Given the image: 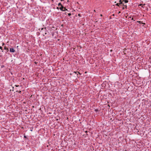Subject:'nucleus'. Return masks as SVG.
Here are the masks:
<instances>
[{
	"label": "nucleus",
	"mask_w": 151,
	"mask_h": 151,
	"mask_svg": "<svg viewBox=\"0 0 151 151\" xmlns=\"http://www.w3.org/2000/svg\"><path fill=\"white\" fill-rule=\"evenodd\" d=\"M10 51L11 52H15V50L13 48H11L10 49Z\"/></svg>",
	"instance_id": "nucleus-1"
},
{
	"label": "nucleus",
	"mask_w": 151,
	"mask_h": 151,
	"mask_svg": "<svg viewBox=\"0 0 151 151\" xmlns=\"http://www.w3.org/2000/svg\"><path fill=\"white\" fill-rule=\"evenodd\" d=\"M64 7H63V6H62L60 7L59 8L61 10L63 11V9H64Z\"/></svg>",
	"instance_id": "nucleus-2"
},
{
	"label": "nucleus",
	"mask_w": 151,
	"mask_h": 151,
	"mask_svg": "<svg viewBox=\"0 0 151 151\" xmlns=\"http://www.w3.org/2000/svg\"><path fill=\"white\" fill-rule=\"evenodd\" d=\"M4 49L7 50V52L9 51V49L8 48H6V47H4Z\"/></svg>",
	"instance_id": "nucleus-3"
},
{
	"label": "nucleus",
	"mask_w": 151,
	"mask_h": 151,
	"mask_svg": "<svg viewBox=\"0 0 151 151\" xmlns=\"http://www.w3.org/2000/svg\"><path fill=\"white\" fill-rule=\"evenodd\" d=\"M58 6H59L60 7L61 6H63V5H62V4H61L60 3H59L58 4Z\"/></svg>",
	"instance_id": "nucleus-4"
},
{
	"label": "nucleus",
	"mask_w": 151,
	"mask_h": 151,
	"mask_svg": "<svg viewBox=\"0 0 151 151\" xmlns=\"http://www.w3.org/2000/svg\"><path fill=\"white\" fill-rule=\"evenodd\" d=\"M66 10H67V9L64 7V9H63V11H65Z\"/></svg>",
	"instance_id": "nucleus-5"
},
{
	"label": "nucleus",
	"mask_w": 151,
	"mask_h": 151,
	"mask_svg": "<svg viewBox=\"0 0 151 151\" xmlns=\"http://www.w3.org/2000/svg\"><path fill=\"white\" fill-rule=\"evenodd\" d=\"M119 4H122V1L121 0H120L119 1Z\"/></svg>",
	"instance_id": "nucleus-6"
},
{
	"label": "nucleus",
	"mask_w": 151,
	"mask_h": 151,
	"mask_svg": "<svg viewBox=\"0 0 151 151\" xmlns=\"http://www.w3.org/2000/svg\"><path fill=\"white\" fill-rule=\"evenodd\" d=\"M123 1H124L125 3H127L128 2V1L127 0H124Z\"/></svg>",
	"instance_id": "nucleus-7"
},
{
	"label": "nucleus",
	"mask_w": 151,
	"mask_h": 151,
	"mask_svg": "<svg viewBox=\"0 0 151 151\" xmlns=\"http://www.w3.org/2000/svg\"><path fill=\"white\" fill-rule=\"evenodd\" d=\"M119 5H120V4H119V3H117L116 4V6H119Z\"/></svg>",
	"instance_id": "nucleus-8"
},
{
	"label": "nucleus",
	"mask_w": 151,
	"mask_h": 151,
	"mask_svg": "<svg viewBox=\"0 0 151 151\" xmlns=\"http://www.w3.org/2000/svg\"><path fill=\"white\" fill-rule=\"evenodd\" d=\"M68 15L69 16H70L71 15V13H68Z\"/></svg>",
	"instance_id": "nucleus-9"
},
{
	"label": "nucleus",
	"mask_w": 151,
	"mask_h": 151,
	"mask_svg": "<svg viewBox=\"0 0 151 151\" xmlns=\"http://www.w3.org/2000/svg\"><path fill=\"white\" fill-rule=\"evenodd\" d=\"M0 49L2 50V48L1 46H0Z\"/></svg>",
	"instance_id": "nucleus-10"
},
{
	"label": "nucleus",
	"mask_w": 151,
	"mask_h": 151,
	"mask_svg": "<svg viewBox=\"0 0 151 151\" xmlns=\"http://www.w3.org/2000/svg\"><path fill=\"white\" fill-rule=\"evenodd\" d=\"M142 6V4H139V6Z\"/></svg>",
	"instance_id": "nucleus-11"
},
{
	"label": "nucleus",
	"mask_w": 151,
	"mask_h": 151,
	"mask_svg": "<svg viewBox=\"0 0 151 151\" xmlns=\"http://www.w3.org/2000/svg\"><path fill=\"white\" fill-rule=\"evenodd\" d=\"M80 14H78V16L79 17H81V16L80 15Z\"/></svg>",
	"instance_id": "nucleus-12"
},
{
	"label": "nucleus",
	"mask_w": 151,
	"mask_h": 151,
	"mask_svg": "<svg viewBox=\"0 0 151 151\" xmlns=\"http://www.w3.org/2000/svg\"><path fill=\"white\" fill-rule=\"evenodd\" d=\"M44 29V28H42L41 29V30H42Z\"/></svg>",
	"instance_id": "nucleus-13"
},
{
	"label": "nucleus",
	"mask_w": 151,
	"mask_h": 151,
	"mask_svg": "<svg viewBox=\"0 0 151 151\" xmlns=\"http://www.w3.org/2000/svg\"><path fill=\"white\" fill-rule=\"evenodd\" d=\"M15 86H16V87H18L19 86V85H15Z\"/></svg>",
	"instance_id": "nucleus-14"
},
{
	"label": "nucleus",
	"mask_w": 151,
	"mask_h": 151,
	"mask_svg": "<svg viewBox=\"0 0 151 151\" xmlns=\"http://www.w3.org/2000/svg\"><path fill=\"white\" fill-rule=\"evenodd\" d=\"M24 138H26V136H24Z\"/></svg>",
	"instance_id": "nucleus-15"
},
{
	"label": "nucleus",
	"mask_w": 151,
	"mask_h": 151,
	"mask_svg": "<svg viewBox=\"0 0 151 151\" xmlns=\"http://www.w3.org/2000/svg\"><path fill=\"white\" fill-rule=\"evenodd\" d=\"M124 9V7H122V9H123H123Z\"/></svg>",
	"instance_id": "nucleus-16"
},
{
	"label": "nucleus",
	"mask_w": 151,
	"mask_h": 151,
	"mask_svg": "<svg viewBox=\"0 0 151 151\" xmlns=\"http://www.w3.org/2000/svg\"><path fill=\"white\" fill-rule=\"evenodd\" d=\"M21 91H19V93H21Z\"/></svg>",
	"instance_id": "nucleus-17"
},
{
	"label": "nucleus",
	"mask_w": 151,
	"mask_h": 151,
	"mask_svg": "<svg viewBox=\"0 0 151 151\" xmlns=\"http://www.w3.org/2000/svg\"><path fill=\"white\" fill-rule=\"evenodd\" d=\"M95 111H97L98 110L97 109H95Z\"/></svg>",
	"instance_id": "nucleus-18"
},
{
	"label": "nucleus",
	"mask_w": 151,
	"mask_h": 151,
	"mask_svg": "<svg viewBox=\"0 0 151 151\" xmlns=\"http://www.w3.org/2000/svg\"><path fill=\"white\" fill-rule=\"evenodd\" d=\"M100 16H101V17H102V14H100Z\"/></svg>",
	"instance_id": "nucleus-19"
},
{
	"label": "nucleus",
	"mask_w": 151,
	"mask_h": 151,
	"mask_svg": "<svg viewBox=\"0 0 151 151\" xmlns=\"http://www.w3.org/2000/svg\"><path fill=\"white\" fill-rule=\"evenodd\" d=\"M127 6H126H126H125V8H127Z\"/></svg>",
	"instance_id": "nucleus-20"
},
{
	"label": "nucleus",
	"mask_w": 151,
	"mask_h": 151,
	"mask_svg": "<svg viewBox=\"0 0 151 151\" xmlns=\"http://www.w3.org/2000/svg\"><path fill=\"white\" fill-rule=\"evenodd\" d=\"M94 11L95 12H96V10H94Z\"/></svg>",
	"instance_id": "nucleus-21"
},
{
	"label": "nucleus",
	"mask_w": 151,
	"mask_h": 151,
	"mask_svg": "<svg viewBox=\"0 0 151 151\" xmlns=\"http://www.w3.org/2000/svg\"><path fill=\"white\" fill-rule=\"evenodd\" d=\"M57 9H59V8H58V7H57Z\"/></svg>",
	"instance_id": "nucleus-22"
},
{
	"label": "nucleus",
	"mask_w": 151,
	"mask_h": 151,
	"mask_svg": "<svg viewBox=\"0 0 151 151\" xmlns=\"http://www.w3.org/2000/svg\"><path fill=\"white\" fill-rule=\"evenodd\" d=\"M74 73H76V72H74Z\"/></svg>",
	"instance_id": "nucleus-23"
},
{
	"label": "nucleus",
	"mask_w": 151,
	"mask_h": 151,
	"mask_svg": "<svg viewBox=\"0 0 151 151\" xmlns=\"http://www.w3.org/2000/svg\"><path fill=\"white\" fill-rule=\"evenodd\" d=\"M133 18H132V20H133Z\"/></svg>",
	"instance_id": "nucleus-24"
},
{
	"label": "nucleus",
	"mask_w": 151,
	"mask_h": 151,
	"mask_svg": "<svg viewBox=\"0 0 151 151\" xmlns=\"http://www.w3.org/2000/svg\"><path fill=\"white\" fill-rule=\"evenodd\" d=\"M4 45V43H3V45Z\"/></svg>",
	"instance_id": "nucleus-25"
}]
</instances>
